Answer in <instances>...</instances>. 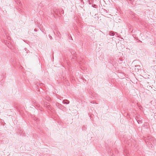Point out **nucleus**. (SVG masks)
I'll return each mask as SVG.
<instances>
[{"instance_id":"1","label":"nucleus","mask_w":156,"mask_h":156,"mask_svg":"<svg viewBox=\"0 0 156 156\" xmlns=\"http://www.w3.org/2000/svg\"><path fill=\"white\" fill-rule=\"evenodd\" d=\"M136 119L139 124L142 123V120L141 119H139L138 118H137Z\"/></svg>"},{"instance_id":"2","label":"nucleus","mask_w":156,"mask_h":156,"mask_svg":"<svg viewBox=\"0 0 156 156\" xmlns=\"http://www.w3.org/2000/svg\"><path fill=\"white\" fill-rule=\"evenodd\" d=\"M69 101L67 100H64L62 101L63 104H68L69 103Z\"/></svg>"},{"instance_id":"3","label":"nucleus","mask_w":156,"mask_h":156,"mask_svg":"<svg viewBox=\"0 0 156 156\" xmlns=\"http://www.w3.org/2000/svg\"><path fill=\"white\" fill-rule=\"evenodd\" d=\"M16 2L17 3V4L20 6L22 5V4L21 2L19 0H17L16 1Z\"/></svg>"},{"instance_id":"4","label":"nucleus","mask_w":156,"mask_h":156,"mask_svg":"<svg viewBox=\"0 0 156 156\" xmlns=\"http://www.w3.org/2000/svg\"><path fill=\"white\" fill-rule=\"evenodd\" d=\"M109 34L110 36H114L115 34V32L113 31H110L109 33Z\"/></svg>"},{"instance_id":"5","label":"nucleus","mask_w":156,"mask_h":156,"mask_svg":"<svg viewBox=\"0 0 156 156\" xmlns=\"http://www.w3.org/2000/svg\"><path fill=\"white\" fill-rule=\"evenodd\" d=\"M45 106H46L48 108V109L50 110V109L51 108L50 107L49 103H47V104H46Z\"/></svg>"},{"instance_id":"6","label":"nucleus","mask_w":156,"mask_h":156,"mask_svg":"<svg viewBox=\"0 0 156 156\" xmlns=\"http://www.w3.org/2000/svg\"><path fill=\"white\" fill-rule=\"evenodd\" d=\"M34 105H35V106H36L37 107V108H39L40 107V105H38L37 104V103H36V102H34Z\"/></svg>"},{"instance_id":"7","label":"nucleus","mask_w":156,"mask_h":156,"mask_svg":"<svg viewBox=\"0 0 156 156\" xmlns=\"http://www.w3.org/2000/svg\"><path fill=\"white\" fill-rule=\"evenodd\" d=\"M144 126L145 127H147H147L148 125L147 122L144 123Z\"/></svg>"},{"instance_id":"8","label":"nucleus","mask_w":156,"mask_h":156,"mask_svg":"<svg viewBox=\"0 0 156 156\" xmlns=\"http://www.w3.org/2000/svg\"><path fill=\"white\" fill-rule=\"evenodd\" d=\"M92 6L94 8H97V6L94 4H93L92 5Z\"/></svg>"},{"instance_id":"9","label":"nucleus","mask_w":156,"mask_h":156,"mask_svg":"<svg viewBox=\"0 0 156 156\" xmlns=\"http://www.w3.org/2000/svg\"><path fill=\"white\" fill-rule=\"evenodd\" d=\"M135 67L137 68V69L140 68V66L139 65H135Z\"/></svg>"},{"instance_id":"10","label":"nucleus","mask_w":156,"mask_h":156,"mask_svg":"<svg viewBox=\"0 0 156 156\" xmlns=\"http://www.w3.org/2000/svg\"><path fill=\"white\" fill-rule=\"evenodd\" d=\"M83 129V130H86V127H85L84 126H83V129Z\"/></svg>"},{"instance_id":"11","label":"nucleus","mask_w":156,"mask_h":156,"mask_svg":"<svg viewBox=\"0 0 156 156\" xmlns=\"http://www.w3.org/2000/svg\"><path fill=\"white\" fill-rule=\"evenodd\" d=\"M46 99L47 100V101H49V100L50 99V98L49 97H47L46 98Z\"/></svg>"},{"instance_id":"12","label":"nucleus","mask_w":156,"mask_h":156,"mask_svg":"<svg viewBox=\"0 0 156 156\" xmlns=\"http://www.w3.org/2000/svg\"><path fill=\"white\" fill-rule=\"evenodd\" d=\"M49 38H50V39L51 40L52 39V37L50 35H49Z\"/></svg>"},{"instance_id":"13","label":"nucleus","mask_w":156,"mask_h":156,"mask_svg":"<svg viewBox=\"0 0 156 156\" xmlns=\"http://www.w3.org/2000/svg\"><path fill=\"white\" fill-rule=\"evenodd\" d=\"M62 106L61 105V104H59V109H61V106Z\"/></svg>"},{"instance_id":"14","label":"nucleus","mask_w":156,"mask_h":156,"mask_svg":"<svg viewBox=\"0 0 156 156\" xmlns=\"http://www.w3.org/2000/svg\"><path fill=\"white\" fill-rule=\"evenodd\" d=\"M10 37H8V40H9V39H10Z\"/></svg>"},{"instance_id":"15","label":"nucleus","mask_w":156,"mask_h":156,"mask_svg":"<svg viewBox=\"0 0 156 156\" xmlns=\"http://www.w3.org/2000/svg\"><path fill=\"white\" fill-rule=\"evenodd\" d=\"M4 42H5V43H7V41H4Z\"/></svg>"},{"instance_id":"16","label":"nucleus","mask_w":156,"mask_h":156,"mask_svg":"<svg viewBox=\"0 0 156 156\" xmlns=\"http://www.w3.org/2000/svg\"><path fill=\"white\" fill-rule=\"evenodd\" d=\"M61 12H62V13H63L64 12L63 11H61Z\"/></svg>"},{"instance_id":"17","label":"nucleus","mask_w":156,"mask_h":156,"mask_svg":"<svg viewBox=\"0 0 156 156\" xmlns=\"http://www.w3.org/2000/svg\"><path fill=\"white\" fill-rule=\"evenodd\" d=\"M36 121H37V120H38V119L37 118L36 119H35Z\"/></svg>"},{"instance_id":"18","label":"nucleus","mask_w":156,"mask_h":156,"mask_svg":"<svg viewBox=\"0 0 156 156\" xmlns=\"http://www.w3.org/2000/svg\"><path fill=\"white\" fill-rule=\"evenodd\" d=\"M9 41L8 42V44H9Z\"/></svg>"},{"instance_id":"19","label":"nucleus","mask_w":156,"mask_h":156,"mask_svg":"<svg viewBox=\"0 0 156 156\" xmlns=\"http://www.w3.org/2000/svg\"><path fill=\"white\" fill-rule=\"evenodd\" d=\"M34 31H36V30H35V29H34Z\"/></svg>"}]
</instances>
